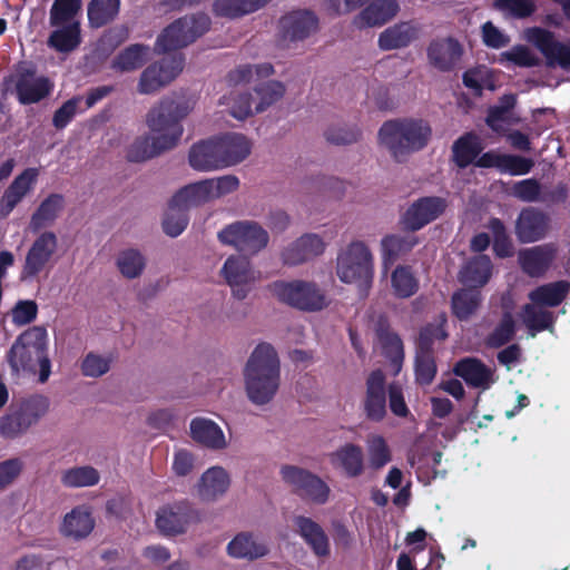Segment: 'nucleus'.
<instances>
[{
    "mask_svg": "<svg viewBox=\"0 0 570 570\" xmlns=\"http://www.w3.org/2000/svg\"><path fill=\"white\" fill-rule=\"evenodd\" d=\"M432 137V128L424 119L397 118L383 122L379 141L399 163L410 154L424 149Z\"/></svg>",
    "mask_w": 570,
    "mask_h": 570,
    "instance_id": "obj_3",
    "label": "nucleus"
},
{
    "mask_svg": "<svg viewBox=\"0 0 570 570\" xmlns=\"http://www.w3.org/2000/svg\"><path fill=\"white\" fill-rule=\"evenodd\" d=\"M320 20L317 16L307 9H298L287 12L278 20V41L284 47L301 42L317 32Z\"/></svg>",
    "mask_w": 570,
    "mask_h": 570,
    "instance_id": "obj_12",
    "label": "nucleus"
},
{
    "mask_svg": "<svg viewBox=\"0 0 570 570\" xmlns=\"http://www.w3.org/2000/svg\"><path fill=\"white\" fill-rule=\"evenodd\" d=\"M57 247V235L53 232H42L27 252L21 279L36 278L49 264Z\"/></svg>",
    "mask_w": 570,
    "mask_h": 570,
    "instance_id": "obj_14",
    "label": "nucleus"
},
{
    "mask_svg": "<svg viewBox=\"0 0 570 570\" xmlns=\"http://www.w3.org/2000/svg\"><path fill=\"white\" fill-rule=\"evenodd\" d=\"M400 11L396 0H374L366 6L352 21L357 29L381 27L392 20Z\"/></svg>",
    "mask_w": 570,
    "mask_h": 570,
    "instance_id": "obj_26",
    "label": "nucleus"
},
{
    "mask_svg": "<svg viewBox=\"0 0 570 570\" xmlns=\"http://www.w3.org/2000/svg\"><path fill=\"white\" fill-rule=\"evenodd\" d=\"M268 544L252 532L237 533L227 544L232 558L254 561L268 554Z\"/></svg>",
    "mask_w": 570,
    "mask_h": 570,
    "instance_id": "obj_29",
    "label": "nucleus"
},
{
    "mask_svg": "<svg viewBox=\"0 0 570 570\" xmlns=\"http://www.w3.org/2000/svg\"><path fill=\"white\" fill-rule=\"evenodd\" d=\"M248 399L257 405L272 401L279 387L281 363L275 348L268 343L258 344L244 368Z\"/></svg>",
    "mask_w": 570,
    "mask_h": 570,
    "instance_id": "obj_2",
    "label": "nucleus"
},
{
    "mask_svg": "<svg viewBox=\"0 0 570 570\" xmlns=\"http://www.w3.org/2000/svg\"><path fill=\"white\" fill-rule=\"evenodd\" d=\"M337 275L347 284H356L360 294L366 296L372 286L373 256L365 243L352 242L337 257Z\"/></svg>",
    "mask_w": 570,
    "mask_h": 570,
    "instance_id": "obj_6",
    "label": "nucleus"
},
{
    "mask_svg": "<svg viewBox=\"0 0 570 570\" xmlns=\"http://www.w3.org/2000/svg\"><path fill=\"white\" fill-rule=\"evenodd\" d=\"M363 411L367 420L381 422L386 416V376L380 368L366 377Z\"/></svg>",
    "mask_w": 570,
    "mask_h": 570,
    "instance_id": "obj_20",
    "label": "nucleus"
},
{
    "mask_svg": "<svg viewBox=\"0 0 570 570\" xmlns=\"http://www.w3.org/2000/svg\"><path fill=\"white\" fill-rule=\"evenodd\" d=\"M492 262L488 255H479L472 258L461 272V281L470 287L484 286L492 275Z\"/></svg>",
    "mask_w": 570,
    "mask_h": 570,
    "instance_id": "obj_47",
    "label": "nucleus"
},
{
    "mask_svg": "<svg viewBox=\"0 0 570 570\" xmlns=\"http://www.w3.org/2000/svg\"><path fill=\"white\" fill-rule=\"evenodd\" d=\"M229 483L228 473L220 466H213L200 478L199 495L203 500H214L227 491Z\"/></svg>",
    "mask_w": 570,
    "mask_h": 570,
    "instance_id": "obj_43",
    "label": "nucleus"
},
{
    "mask_svg": "<svg viewBox=\"0 0 570 570\" xmlns=\"http://www.w3.org/2000/svg\"><path fill=\"white\" fill-rule=\"evenodd\" d=\"M81 6V0H55L49 11V24L60 27L65 23L79 22L76 17Z\"/></svg>",
    "mask_w": 570,
    "mask_h": 570,
    "instance_id": "obj_51",
    "label": "nucleus"
},
{
    "mask_svg": "<svg viewBox=\"0 0 570 570\" xmlns=\"http://www.w3.org/2000/svg\"><path fill=\"white\" fill-rule=\"evenodd\" d=\"M391 452L383 436H374L368 445V462L371 469L377 471L391 461Z\"/></svg>",
    "mask_w": 570,
    "mask_h": 570,
    "instance_id": "obj_63",
    "label": "nucleus"
},
{
    "mask_svg": "<svg viewBox=\"0 0 570 570\" xmlns=\"http://www.w3.org/2000/svg\"><path fill=\"white\" fill-rule=\"evenodd\" d=\"M417 244L419 237L414 234L386 235L381 242L384 261L393 263L397 257L410 253Z\"/></svg>",
    "mask_w": 570,
    "mask_h": 570,
    "instance_id": "obj_48",
    "label": "nucleus"
},
{
    "mask_svg": "<svg viewBox=\"0 0 570 570\" xmlns=\"http://www.w3.org/2000/svg\"><path fill=\"white\" fill-rule=\"evenodd\" d=\"M482 149L479 137L473 132H466L453 142L452 159L459 168L463 169L475 163Z\"/></svg>",
    "mask_w": 570,
    "mask_h": 570,
    "instance_id": "obj_41",
    "label": "nucleus"
},
{
    "mask_svg": "<svg viewBox=\"0 0 570 570\" xmlns=\"http://www.w3.org/2000/svg\"><path fill=\"white\" fill-rule=\"evenodd\" d=\"M95 527L91 513L85 507H76L63 518L61 533L65 537L80 540L88 537Z\"/></svg>",
    "mask_w": 570,
    "mask_h": 570,
    "instance_id": "obj_35",
    "label": "nucleus"
},
{
    "mask_svg": "<svg viewBox=\"0 0 570 570\" xmlns=\"http://www.w3.org/2000/svg\"><path fill=\"white\" fill-rule=\"evenodd\" d=\"M333 468L338 469L350 479L358 478L365 470L364 452L361 445L345 443L330 454Z\"/></svg>",
    "mask_w": 570,
    "mask_h": 570,
    "instance_id": "obj_27",
    "label": "nucleus"
},
{
    "mask_svg": "<svg viewBox=\"0 0 570 570\" xmlns=\"http://www.w3.org/2000/svg\"><path fill=\"white\" fill-rule=\"evenodd\" d=\"M376 335L381 345L382 355L390 362L394 372L399 373L405 357L402 338L383 322L379 323Z\"/></svg>",
    "mask_w": 570,
    "mask_h": 570,
    "instance_id": "obj_33",
    "label": "nucleus"
},
{
    "mask_svg": "<svg viewBox=\"0 0 570 570\" xmlns=\"http://www.w3.org/2000/svg\"><path fill=\"white\" fill-rule=\"evenodd\" d=\"M515 331V321L512 314L504 312L500 322L485 337V345L490 348H500L513 340Z\"/></svg>",
    "mask_w": 570,
    "mask_h": 570,
    "instance_id": "obj_53",
    "label": "nucleus"
},
{
    "mask_svg": "<svg viewBox=\"0 0 570 570\" xmlns=\"http://www.w3.org/2000/svg\"><path fill=\"white\" fill-rule=\"evenodd\" d=\"M283 482L303 501L323 505L328 501L331 489L317 474L307 469L284 464L279 470Z\"/></svg>",
    "mask_w": 570,
    "mask_h": 570,
    "instance_id": "obj_9",
    "label": "nucleus"
},
{
    "mask_svg": "<svg viewBox=\"0 0 570 570\" xmlns=\"http://www.w3.org/2000/svg\"><path fill=\"white\" fill-rule=\"evenodd\" d=\"M419 29L411 21H403L386 28L379 37V46L383 50L407 47L417 38Z\"/></svg>",
    "mask_w": 570,
    "mask_h": 570,
    "instance_id": "obj_34",
    "label": "nucleus"
},
{
    "mask_svg": "<svg viewBox=\"0 0 570 570\" xmlns=\"http://www.w3.org/2000/svg\"><path fill=\"white\" fill-rule=\"evenodd\" d=\"M551 218L537 207L523 208L515 220V236L522 244L535 243L547 237Z\"/></svg>",
    "mask_w": 570,
    "mask_h": 570,
    "instance_id": "obj_17",
    "label": "nucleus"
},
{
    "mask_svg": "<svg viewBox=\"0 0 570 570\" xmlns=\"http://www.w3.org/2000/svg\"><path fill=\"white\" fill-rule=\"evenodd\" d=\"M532 41L546 57L549 66L570 70V47L556 40L554 35L542 28L532 29Z\"/></svg>",
    "mask_w": 570,
    "mask_h": 570,
    "instance_id": "obj_25",
    "label": "nucleus"
},
{
    "mask_svg": "<svg viewBox=\"0 0 570 570\" xmlns=\"http://www.w3.org/2000/svg\"><path fill=\"white\" fill-rule=\"evenodd\" d=\"M38 178V169L26 168L14 177L0 198V216L8 217L19 203L33 189Z\"/></svg>",
    "mask_w": 570,
    "mask_h": 570,
    "instance_id": "obj_24",
    "label": "nucleus"
},
{
    "mask_svg": "<svg viewBox=\"0 0 570 570\" xmlns=\"http://www.w3.org/2000/svg\"><path fill=\"white\" fill-rule=\"evenodd\" d=\"M189 217L187 210L169 202L168 212L163 219L164 233L170 237L179 236L188 226Z\"/></svg>",
    "mask_w": 570,
    "mask_h": 570,
    "instance_id": "obj_59",
    "label": "nucleus"
},
{
    "mask_svg": "<svg viewBox=\"0 0 570 570\" xmlns=\"http://www.w3.org/2000/svg\"><path fill=\"white\" fill-rule=\"evenodd\" d=\"M523 323L534 336L539 332L552 331L554 324L553 313L547 309L537 308L532 304L523 306Z\"/></svg>",
    "mask_w": 570,
    "mask_h": 570,
    "instance_id": "obj_52",
    "label": "nucleus"
},
{
    "mask_svg": "<svg viewBox=\"0 0 570 570\" xmlns=\"http://www.w3.org/2000/svg\"><path fill=\"white\" fill-rule=\"evenodd\" d=\"M145 265V257L137 249L122 250L117 258L120 273L129 279L140 276Z\"/></svg>",
    "mask_w": 570,
    "mask_h": 570,
    "instance_id": "obj_61",
    "label": "nucleus"
},
{
    "mask_svg": "<svg viewBox=\"0 0 570 570\" xmlns=\"http://www.w3.org/2000/svg\"><path fill=\"white\" fill-rule=\"evenodd\" d=\"M218 239L238 252L255 255L263 250L269 240L268 233L254 220H238L225 226Z\"/></svg>",
    "mask_w": 570,
    "mask_h": 570,
    "instance_id": "obj_10",
    "label": "nucleus"
},
{
    "mask_svg": "<svg viewBox=\"0 0 570 570\" xmlns=\"http://www.w3.org/2000/svg\"><path fill=\"white\" fill-rule=\"evenodd\" d=\"M167 142L160 141L158 136L144 135L135 139L127 151V159L131 163H141L154 158L174 147H165Z\"/></svg>",
    "mask_w": 570,
    "mask_h": 570,
    "instance_id": "obj_44",
    "label": "nucleus"
},
{
    "mask_svg": "<svg viewBox=\"0 0 570 570\" xmlns=\"http://www.w3.org/2000/svg\"><path fill=\"white\" fill-rule=\"evenodd\" d=\"M200 521V513L188 500H179L160 507L156 513V527L165 537L187 532L191 524Z\"/></svg>",
    "mask_w": 570,
    "mask_h": 570,
    "instance_id": "obj_11",
    "label": "nucleus"
},
{
    "mask_svg": "<svg viewBox=\"0 0 570 570\" xmlns=\"http://www.w3.org/2000/svg\"><path fill=\"white\" fill-rule=\"evenodd\" d=\"M206 13L185 16L175 20L157 37L155 50L158 53L174 51L193 43L210 28Z\"/></svg>",
    "mask_w": 570,
    "mask_h": 570,
    "instance_id": "obj_7",
    "label": "nucleus"
},
{
    "mask_svg": "<svg viewBox=\"0 0 570 570\" xmlns=\"http://www.w3.org/2000/svg\"><path fill=\"white\" fill-rule=\"evenodd\" d=\"M448 203L438 196H425L415 200L404 213L402 223L409 232H416L439 218Z\"/></svg>",
    "mask_w": 570,
    "mask_h": 570,
    "instance_id": "obj_16",
    "label": "nucleus"
},
{
    "mask_svg": "<svg viewBox=\"0 0 570 570\" xmlns=\"http://www.w3.org/2000/svg\"><path fill=\"white\" fill-rule=\"evenodd\" d=\"M361 136L362 131L356 125L333 124L324 131L326 141L336 146L357 142Z\"/></svg>",
    "mask_w": 570,
    "mask_h": 570,
    "instance_id": "obj_58",
    "label": "nucleus"
},
{
    "mask_svg": "<svg viewBox=\"0 0 570 570\" xmlns=\"http://www.w3.org/2000/svg\"><path fill=\"white\" fill-rule=\"evenodd\" d=\"M217 141L224 168L242 163L250 154V142L242 134H226L217 137Z\"/></svg>",
    "mask_w": 570,
    "mask_h": 570,
    "instance_id": "obj_32",
    "label": "nucleus"
},
{
    "mask_svg": "<svg viewBox=\"0 0 570 570\" xmlns=\"http://www.w3.org/2000/svg\"><path fill=\"white\" fill-rule=\"evenodd\" d=\"M120 0H90L87 6L89 27L102 28L112 22L119 14Z\"/></svg>",
    "mask_w": 570,
    "mask_h": 570,
    "instance_id": "obj_46",
    "label": "nucleus"
},
{
    "mask_svg": "<svg viewBox=\"0 0 570 570\" xmlns=\"http://www.w3.org/2000/svg\"><path fill=\"white\" fill-rule=\"evenodd\" d=\"M325 246L321 236L306 233L282 250L281 259L284 265L297 266L322 255Z\"/></svg>",
    "mask_w": 570,
    "mask_h": 570,
    "instance_id": "obj_21",
    "label": "nucleus"
},
{
    "mask_svg": "<svg viewBox=\"0 0 570 570\" xmlns=\"http://www.w3.org/2000/svg\"><path fill=\"white\" fill-rule=\"evenodd\" d=\"M510 61L518 67H537L540 63L539 58L532 51L523 46L517 45L511 50L504 51L500 55V61Z\"/></svg>",
    "mask_w": 570,
    "mask_h": 570,
    "instance_id": "obj_64",
    "label": "nucleus"
},
{
    "mask_svg": "<svg viewBox=\"0 0 570 570\" xmlns=\"http://www.w3.org/2000/svg\"><path fill=\"white\" fill-rule=\"evenodd\" d=\"M194 108L190 98L171 94L163 97L146 115V125L156 132L166 147H175L184 131L181 121Z\"/></svg>",
    "mask_w": 570,
    "mask_h": 570,
    "instance_id": "obj_4",
    "label": "nucleus"
},
{
    "mask_svg": "<svg viewBox=\"0 0 570 570\" xmlns=\"http://www.w3.org/2000/svg\"><path fill=\"white\" fill-rule=\"evenodd\" d=\"M438 373L434 353L415 352L414 375L415 382L421 386L432 384Z\"/></svg>",
    "mask_w": 570,
    "mask_h": 570,
    "instance_id": "obj_56",
    "label": "nucleus"
},
{
    "mask_svg": "<svg viewBox=\"0 0 570 570\" xmlns=\"http://www.w3.org/2000/svg\"><path fill=\"white\" fill-rule=\"evenodd\" d=\"M481 303L482 294L479 288H461L451 297V311L459 321H469L476 313Z\"/></svg>",
    "mask_w": 570,
    "mask_h": 570,
    "instance_id": "obj_40",
    "label": "nucleus"
},
{
    "mask_svg": "<svg viewBox=\"0 0 570 570\" xmlns=\"http://www.w3.org/2000/svg\"><path fill=\"white\" fill-rule=\"evenodd\" d=\"M47 39L49 48L60 53H69L76 50L81 43L80 22L65 23L60 27H53Z\"/></svg>",
    "mask_w": 570,
    "mask_h": 570,
    "instance_id": "obj_38",
    "label": "nucleus"
},
{
    "mask_svg": "<svg viewBox=\"0 0 570 570\" xmlns=\"http://www.w3.org/2000/svg\"><path fill=\"white\" fill-rule=\"evenodd\" d=\"M65 208V197L61 194L52 193L48 195L32 213L29 228L32 233H38L43 228L55 224Z\"/></svg>",
    "mask_w": 570,
    "mask_h": 570,
    "instance_id": "obj_31",
    "label": "nucleus"
},
{
    "mask_svg": "<svg viewBox=\"0 0 570 570\" xmlns=\"http://www.w3.org/2000/svg\"><path fill=\"white\" fill-rule=\"evenodd\" d=\"M453 372L472 387L488 386L492 375L490 368L475 357H465L458 361Z\"/></svg>",
    "mask_w": 570,
    "mask_h": 570,
    "instance_id": "obj_36",
    "label": "nucleus"
},
{
    "mask_svg": "<svg viewBox=\"0 0 570 570\" xmlns=\"http://www.w3.org/2000/svg\"><path fill=\"white\" fill-rule=\"evenodd\" d=\"M171 199L174 205L188 212L190 207H198L213 199L210 185L207 179L189 184L180 188Z\"/></svg>",
    "mask_w": 570,
    "mask_h": 570,
    "instance_id": "obj_42",
    "label": "nucleus"
},
{
    "mask_svg": "<svg viewBox=\"0 0 570 570\" xmlns=\"http://www.w3.org/2000/svg\"><path fill=\"white\" fill-rule=\"evenodd\" d=\"M98 471L89 465L66 470L61 475V483L67 488L92 487L99 482Z\"/></svg>",
    "mask_w": 570,
    "mask_h": 570,
    "instance_id": "obj_55",
    "label": "nucleus"
},
{
    "mask_svg": "<svg viewBox=\"0 0 570 570\" xmlns=\"http://www.w3.org/2000/svg\"><path fill=\"white\" fill-rule=\"evenodd\" d=\"M268 288L281 303L299 311L317 312L328 305L325 294L314 282L275 281Z\"/></svg>",
    "mask_w": 570,
    "mask_h": 570,
    "instance_id": "obj_8",
    "label": "nucleus"
},
{
    "mask_svg": "<svg viewBox=\"0 0 570 570\" xmlns=\"http://www.w3.org/2000/svg\"><path fill=\"white\" fill-rule=\"evenodd\" d=\"M185 58L175 53L149 65L140 75L138 91L150 95L170 83L184 69Z\"/></svg>",
    "mask_w": 570,
    "mask_h": 570,
    "instance_id": "obj_13",
    "label": "nucleus"
},
{
    "mask_svg": "<svg viewBox=\"0 0 570 570\" xmlns=\"http://www.w3.org/2000/svg\"><path fill=\"white\" fill-rule=\"evenodd\" d=\"M191 438L208 449L220 450L226 446L225 435L214 421L196 417L190 422Z\"/></svg>",
    "mask_w": 570,
    "mask_h": 570,
    "instance_id": "obj_37",
    "label": "nucleus"
},
{
    "mask_svg": "<svg viewBox=\"0 0 570 570\" xmlns=\"http://www.w3.org/2000/svg\"><path fill=\"white\" fill-rule=\"evenodd\" d=\"M285 92V87L279 81H268L256 88L259 102L255 107L256 112H262L271 105L279 100Z\"/></svg>",
    "mask_w": 570,
    "mask_h": 570,
    "instance_id": "obj_62",
    "label": "nucleus"
},
{
    "mask_svg": "<svg viewBox=\"0 0 570 570\" xmlns=\"http://www.w3.org/2000/svg\"><path fill=\"white\" fill-rule=\"evenodd\" d=\"M569 292L570 282L561 279L535 287L529 293V299L538 306L557 307Z\"/></svg>",
    "mask_w": 570,
    "mask_h": 570,
    "instance_id": "obj_39",
    "label": "nucleus"
},
{
    "mask_svg": "<svg viewBox=\"0 0 570 570\" xmlns=\"http://www.w3.org/2000/svg\"><path fill=\"white\" fill-rule=\"evenodd\" d=\"M220 273L237 299L246 298L250 285L256 281L255 271L249 258L243 255L229 256L225 261Z\"/></svg>",
    "mask_w": 570,
    "mask_h": 570,
    "instance_id": "obj_15",
    "label": "nucleus"
},
{
    "mask_svg": "<svg viewBox=\"0 0 570 570\" xmlns=\"http://www.w3.org/2000/svg\"><path fill=\"white\" fill-rule=\"evenodd\" d=\"M474 166L479 168H495L502 174L521 176L529 174L534 161L520 155L501 154L497 150H489L480 155Z\"/></svg>",
    "mask_w": 570,
    "mask_h": 570,
    "instance_id": "obj_23",
    "label": "nucleus"
},
{
    "mask_svg": "<svg viewBox=\"0 0 570 570\" xmlns=\"http://www.w3.org/2000/svg\"><path fill=\"white\" fill-rule=\"evenodd\" d=\"M492 7L505 17L514 19L528 18L537 10L533 0H494Z\"/></svg>",
    "mask_w": 570,
    "mask_h": 570,
    "instance_id": "obj_60",
    "label": "nucleus"
},
{
    "mask_svg": "<svg viewBox=\"0 0 570 570\" xmlns=\"http://www.w3.org/2000/svg\"><path fill=\"white\" fill-rule=\"evenodd\" d=\"M188 161L190 167L198 171L224 168L217 137L194 144L188 154Z\"/></svg>",
    "mask_w": 570,
    "mask_h": 570,
    "instance_id": "obj_30",
    "label": "nucleus"
},
{
    "mask_svg": "<svg viewBox=\"0 0 570 570\" xmlns=\"http://www.w3.org/2000/svg\"><path fill=\"white\" fill-rule=\"evenodd\" d=\"M463 53V46L452 37L434 39L426 49L430 63L443 72L454 70Z\"/></svg>",
    "mask_w": 570,
    "mask_h": 570,
    "instance_id": "obj_22",
    "label": "nucleus"
},
{
    "mask_svg": "<svg viewBox=\"0 0 570 570\" xmlns=\"http://www.w3.org/2000/svg\"><path fill=\"white\" fill-rule=\"evenodd\" d=\"M558 255L556 243H546L518 253V264L521 271L532 278H540L547 274Z\"/></svg>",
    "mask_w": 570,
    "mask_h": 570,
    "instance_id": "obj_19",
    "label": "nucleus"
},
{
    "mask_svg": "<svg viewBox=\"0 0 570 570\" xmlns=\"http://www.w3.org/2000/svg\"><path fill=\"white\" fill-rule=\"evenodd\" d=\"M150 48L142 43H134L121 50L111 61V68L120 72H129L141 68L148 60Z\"/></svg>",
    "mask_w": 570,
    "mask_h": 570,
    "instance_id": "obj_45",
    "label": "nucleus"
},
{
    "mask_svg": "<svg viewBox=\"0 0 570 570\" xmlns=\"http://www.w3.org/2000/svg\"><path fill=\"white\" fill-rule=\"evenodd\" d=\"M50 405V399L38 393L13 400L0 416V435L4 440L22 438L49 413Z\"/></svg>",
    "mask_w": 570,
    "mask_h": 570,
    "instance_id": "obj_5",
    "label": "nucleus"
},
{
    "mask_svg": "<svg viewBox=\"0 0 570 570\" xmlns=\"http://www.w3.org/2000/svg\"><path fill=\"white\" fill-rule=\"evenodd\" d=\"M48 332L43 326H32L20 333L8 352L6 362L12 377L38 375V382H48L51 360L48 351Z\"/></svg>",
    "mask_w": 570,
    "mask_h": 570,
    "instance_id": "obj_1",
    "label": "nucleus"
},
{
    "mask_svg": "<svg viewBox=\"0 0 570 570\" xmlns=\"http://www.w3.org/2000/svg\"><path fill=\"white\" fill-rule=\"evenodd\" d=\"M391 285L397 298H409L419 291V279L407 265H399L392 272Z\"/></svg>",
    "mask_w": 570,
    "mask_h": 570,
    "instance_id": "obj_50",
    "label": "nucleus"
},
{
    "mask_svg": "<svg viewBox=\"0 0 570 570\" xmlns=\"http://www.w3.org/2000/svg\"><path fill=\"white\" fill-rule=\"evenodd\" d=\"M445 324L446 320L443 317L439 324L424 325L419 332L415 352L434 353L435 341H445L449 336Z\"/></svg>",
    "mask_w": 570,
    "mask_h": 570,
    "instance_id": "obj_54",
    "label": "nucleus"
},
{
    "mask_svg": "<svg viewBox=\"0 0 570 570\" xmlns=\"http://www.w3.org/2000/svg\"><path fill=\"white\" fill-rule=\"evenodd\" d=\"M271 0H216L214 11L219 17L239 18L257 11Z\"/></svg>",
    "mask_w": 570,
    "mask_h": 570,
    "instance_id": "obj_49",
    "label": "nucleus"
},
{
    "mask_svg": "<svg viewBox=\"0 0 570 570\" xmlns=\"http://www.w3.org/2000/svg\"><path fill=\"white\" fill-rule=\"evenodd\" d=\"M295 531L320 558L330 556V540L324 529L313 519L305 515H296L293 519Z\"/></svg>",
    "mask_w": 570,
    "mask_h": 570,
    "instance_id": "obj_28",
    "label": "nucleus"
},
{
    "mask_svg": "<svg viewBox=\"0 0 570 570\" xmlns=\"http://www.w3.org/2000/svg\"><path fill=\"white\" fill-rule=\"evenodd\" d=\"M488 228L493 236V252L495 256L500 258L512 256L513 244L503 222L500 218L492 217L488 223Z\"/></svg>",
    "mask_w": 570,
    "mask_h": 570,
    "instance_id": "obj_57",
    "label": "nucleus"
},
{
    "mask_svg": "<svg viewBox=\"0 0 570 570\" xmlns=\"http://www.w3.org/2000/svg\"><path fill=\"white\" fill-rule=\"evenodd\" d=\"M53 82L46 76H36L32 68L23 69L17 73L14 91L21 105L38 104L50 96Z\"/></svg>",
    "mask_w": 570,
    "mask_h": 570,
    "instance_id": "obj_18",
    "label": "nucleus"
}]
</instances>
